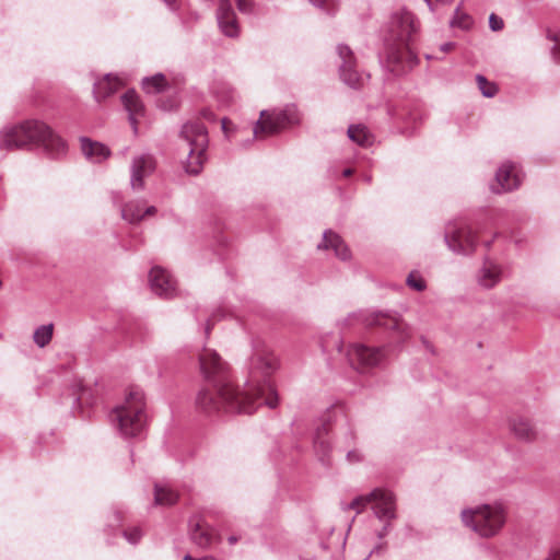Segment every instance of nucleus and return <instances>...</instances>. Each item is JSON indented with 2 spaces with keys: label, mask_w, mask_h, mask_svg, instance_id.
<instances>
[{
  "label": "nucleus",
  "mask_w": 560,
  "mask_h": 560,
  "mask_svg": "<svg viewBox=\"0 0 560 560\" xmlns=\"http://www.w3.org/2000/svg\"><path fill=\"white\" fill-rule=\"evenodd\" d=\"M200 370L211 388L201 389L196 399L197 406L206 412L224 409L228 412L252 413L259 406L273 409L278 395L273 384L267 378L278 369L277 358L267 350H257L250 360V381L246 389H235L226 374L225 363L210 349L199 355Z\"/></svg>",
  "instance_id": "f257e3e1"
},
{
  "label": "nucleus",
  "mask_w": 560,
  "mask_h": 560,
  "mask_svg": "<svg viewBox=\"0 0 560 560\" xmlns=\"http://www.w3.org/2000/svg\"><path fill=\"white\" fill-rule=\"evenodd\" d=\"M28 147L42 148L51 156L66 152V142L43 121L32 119L4 128L0 132V149L14 150Z\"/></svg>",
  "instance_id": "f03ea898"
},
{
  "label": "nucleus",
  "mask_w": 560,
  "mask_h": 560,
  "mask_svg": "<svg viewBox=\"0 0 560 560\" xmlns=\"http://www.w3.org/2000/svg\"><path fill=\"white\" fill-rule=\"evenodd\" d=\"M417 28L413 14L408 11H398L390 18L388 35L385 37L389 46L387 61L392 72L397 75L406 73L418 62L417 56L409 48V43Z\"/></svg>",
  "instance_id": "7ed1b4c3"
},
{
  "label": "nucleus",
  "mask_w": 560,
  "mask_h": 560,
  "mask_svg": "<svg viewBox=\"0 0 560 560\" xmlns=\"http://www.w3.org/2000/svg\"><path fill=\"white\" fill-rule=\"evenodd\" d=\"M462 522L481 538L497 536L506 522V511L502 504H481L465 509L460 513Z\"/></svg>",
  "instance_id": "20e7f679"
},
{
  "label": "nucleus",
  "mask_w": 560,
  "mask_h": 560,
  "mask_svg": "<svg viewBox=\"0 0 560 560\" xmlns=\"http://www.w3.org/2000/svg\"><path fill=\"white\" fill-rule=\"evenodd\" d=\"M144 395L140 389H131L125 401L117 406L112 415V421L125 438L140 434L144 428Z\"/></svg>",
  "instance_id": "39448f33"
},
{
  "label": "nucleus",
  "mask_w": 560,
  "mask_h": 560,
  "mask_svg": "<svg viewBox=\"0 0 560 560\" xmlns=\"http://www.w3.org/2000/svg\"><path fill=\"white\" fill-rule=\"evenodd\" d=\"M300 121L301 115L293 104H288L283 108L264 109L253 128V136L256 139H265L298 125Z\"/></svg>",
  "instance_id": "423d86ee"
},
{
  "label": "nucleus",
  "mask_w": 560,
  "mask_h": 560,
  "mask_svg": "<svg viewBox=\"0 0 560 560\" xmlns=\"http://www.w3.org/2000/svg\"><path fill=\"white\" fill-rule=\"evenodd\" d=\"M180 136L189 149L186 172L197 175L206 159L205 152L209 142L207 128L199 121L187 122L183 126Z\"/></svg>",
  "instance_id": "0eeeda50"
},
{
  "label": "nucleus",
  "mask_w": 560,
  "mask_h": 560,
  "mask_svg": "<svg viewBox=\"0 0 560 560\" xmlns=\"http://www.w3.org/2000/svg\"><path fill=\"white\" fill-rule=\"evenodd\" d=\"M371 502H373L374 513L380 520L390 521L396 517L394 494L384 489H374L366 495L357 497L350 503L349 509L357 510L359 513Z\"/></svg>",
  "instance_id": "6e6552de"
},
{
  "label": "nucleus",
  "mask_w": 560,
  "mask_h": 560,
  "mask_svg": "<svg viewBox=\"0 0 560 560\" xmlns=\"http://www.w3.org/2000/svg\"><path fill=\"white\" fill-rule=\"evenodd\" d=\"M444 240L452 252L464 255L471 254L477 242L476 235L465 224H448Z\"/></svg>",
  "instance_id": "1a4fd4ad"
},
{
  "label": "nucleus",
  "mask_w": 560,
  "mask_h": 560,
  "mask_svg": "<svg viewBox=\"0 0 560 560\" xmlns=\"http://www.w3.org/2000/svg\"><path fill=\"white\" fill-rule=\"evenodd\" d=\"M361 322L368 326L378 325L384 326L393 331V337L397 339V342H405L411 335L410 328L407 324L398 319L396 316H392L382 312H374L366 315H362Z\"/></svg>",
  "instance_id": "9d476101"
},
{
  "label": "nucleus",
  "mask_w": 560,
  "mask_h": 560,
  "mask_svg": "<svg viewBox=\"0 0 560 560\" xmlns=\"http://www.w3.org/2000/svg\"><path fill=\"white\" fill-rule=\"evenodd\" d=\"M350 364L357 370H364L377 365L383 358L381 348H370L361 343L350 346L347 351Z\"/></svg>",
  "instance_id": "9b49d317"
},
{
  "label": "nucleus",
  "mask_w": 560,
  "mask_h": 560,
  "mask_svg": "<svg viewBox=\"0 0 560 560\" xmlns=\"http://www.w3.org/2000/svg\"><path fill=\"white\" fill-rule=\"evenodd\" d=\"M337 54L341 59L339 66L340 79L350 88H359L362 77L355 69L357 62L353 51L349 46L340 44L337 46Z\"/></svg>",
  "instance_id": "f8f14e48"
},
{
  "label": "nucleus",
  "mask_w": 560,
  "mask_h": 560,
  "mask_svg": "<svg viewBox=\"0 0 560 560\" xmlns=\"http://www.w3.org/2000/svg\"><path fill=\"white\" fill-rule=\"evenodd\" d=\"M149 282L153 293L161 298L171 299L176 293V282L173 277L161 267H153L149 275Z\"/></svg>",
  "instance_id": "ddd939ff"
},
{
  "label": "nucleus",
  "mask_w": 560,
  "mask_h": 560,
  "mask_svg": "<svg viewBox=\"0 0 560 560\" xmlns=\"http://www.w3.org/2000/svg\"><path fill=\"white\" fill-rule=\"evenodd\" d=\"M155 167L154 158L149 154L135 156L131 163L130 185L133 190H141L144 187V177L149 176Z\"/></svg>",
  "instance_id": "4468645a"
},
{
  "label": "nucleus",
  "mask_w": 560,
  "mask_h": 560,
  "mask_svg": "<svg viewBox=\"0 0 560 560\" xmlns=\"http://www.w3.org/2000/svg\"><path fill=\"white\" fill-rule=\"evenodd\" d=\"M217 21L221 32L225 36L235 38L240 35V26L237 23L236 14L230 0L219 1Z\"/></svg>",
  "instance_id": "2eb2a0df"
},
{
  "label": "nucleus",
  "mask_w": 560,
  "mask_h": 560,
  "mask_svg": "<svg viewBox=\"0 0 560 560\" xmlns=\"http://www.w3.org/2000/svg\"><path fill=\"white\" fill-rule=\"evenodd\" d=\"M497 186H492L495 194L511 191L521 185L522 178L516 171V166L511 162L503 163L495 173Z\"/></svg>",
  "instance_id": "dca6fc26"
},
{
  "label": "nucleus",
  "mask_w": 560,
  "mask_h": 560,
  "mask_svg": "<svg viewBox=\"0 0 560 560\" xmlns=\"http://www.w3.org/2000/svg\"><path fill=\"white\" fill-rule=\"evenodd\" d=\"M329 430V423L324 422L316 429L314 435V450L318 459L324 465H328L330 463V455L332 451L330 441L328 439Z\"/></svg>",
  "instance_id": "f3484780"
},
{
  "label": "nucleus",
  "mask_w": 560,
  "mask_h": 560,
  "mask_svg": "<svg viewBox=\"0 0 560 560\" xmlns=\"http://www.w3.org/2000/svg\"><path fill=\"white\" fill-rule=\"evenodd\" d=\"M318 249H332L341 260L350 258V250L343 240L334 231L327 230L323 234V241L317 245Z\"/></svg>",
  "instance_id": "a211bd4d"
},
{
  "label": "nucleus",
  "mask_w": 560,
  "mask_h": 560,
  "mask_svg": "<svg viewBox=\"0 0 560 560\" xmlns=\"http://www.w3.org/2000/svg\"><path fill=\"white\" fill-rule=\"evenodd\" d=\"M121 101L126 110L129 114V121L133 128V131L137 132L138 117L143 116L144 106L139 95L133 90L127 91L121 96Z\"/></svg>",
  "instance_id": "6ab92c4d"
},
{
  "label": "nucleus",
  "mask_w": 560,
  "mask_h": 560,
  "mask_svg": "<svg viewBox=\"0 0 560 560\" xmlns=\"http://www.w3.org/2000/svg\"><path fill=\"white\" fill-rule=\"evenodd\" d=\"M501 268L499 265L486 260L481 269L479 270L477 280L479 285L485 289H492L495 287L501 280Z\"/></svg>",
  "instance_id": "aec40b11"
},
{
  "label": "nucleus",
  "mask_w": 560,
  "mask_h": 560,
  "mask_svg": "<svg viewBox=\"0 0 560 560\" xmlns=\"http://www.w3.org/2000/svg\"><path fill=\"white\" fill-rule=\"evenodd\" d=\"M81 150L84 156L93 163H101L110 154V151L106 145L96 141H91L89 138H81Z\"/></svg>",
  "instance_id": "412c9836"
},
{
  "label": "nucleus",
  "mask_w": 560,
  "mask_h": 560,
  "mask_svg": "<svg viewBox=\"0 0 560 560\" xmlns=\"http://www.w3.org/2000/svg\"><path fill=\"white\" fill-rule=\"evenodd\" d=\"M510 428L515 438L525 442H532L538 436L535 425L530 420L523 417L514 418L510 423Z\"/></svg>",
  "instance_id": "4be33fe9"
},
{
  "label": "nucleus",
  "mask_w": 560,
  "mask_h": 560,
  "mask_svg": "<svg viewBox=\"0 0 560 560\" xmlns=\"http://www.w3.org/2000/svg\"><path fill=\"white\" fill-rule=\"evenodd\" d=\"M120 86V81L117 77L106 74L103 79L94 83L93 93L97 102L105 100L114 94Z\"/></svg>",
  "instance_id": "5701e85b"
},
{
  "label": "nucleus",
  "mask_w": 560,
  "mask_h": 560,
  "mask_svg": "<svg viewBox=\"0 0 560 560\" xmlns=\"http://www.w3.org/2000/svg\"><path fill=\"white\" fill-rule=\"evenodd\" d=\"M143 200L129 201L121 209V218L132 224L139 223L143 220Z\"/></svg>",
  "instance_id": "b1692460"
},
{
  "label": "nucleus",
  "mask_w": 560,
  "mask_h": 560,
  "mask_svg": "<svg viewBox=\"0 0 560 560\" xmlns=\"http://www.w3.org/2000/svg\"><path fill=\"white\" fill-rule=\"evenodd\" d=\"M348 137L351 141L361 147H370L373 143V136L363 125H351L348 128Z\"/></svg>",
  "instance_id": "393cba45"
},
{
  "label": "nucleus",
  "mask_w": 560,
  "mask_h": 560,
  "mask_svg": "<svg viewBox=\"0 0 560 560\" xmlns=\"http://www.w3.org/2000/svg\"><path fill=\"white\" fill-rule=\"evenodd\" d=\"M178 495L172 489L155 485L154 503L158 505H172L176 503Z\"/></svg>",
  "instance_id": "a878e982"
},
{
  "label": "nucleus",
  "mask_w": 560,
  "mask_h": 560,
  "mask_svg": "<svg viewBox=\"0 0 560 560\" xmlns=\"http://www.w3.org/2000/svg\"><path fill=\"white\" fill-rule=\"evenodd\" d=\"M191 539L200 548H208L211 545L212 536L211 533L205 528L201 524L197 523L191 529Z\"/></svg>",
  "instance_id": "bb28decb"
},
{
  "label": "nucleus",
  "mask_w": 560,
  "mask_h": 560,
  "mask_svg": "<svg viewBox=\"0 0 560 560\" xmlns=\"http://www.w3.org/2000/svg\"><path fill=\"white\" fill-rule=\"evenodd\" d=\"M463 2H460L455 11L453 19L451 20L450 24L452 27H458L460 30H469L472 26V19L469 14L463 12Z\"/></svg>",
  "instance_id": "cd10ccee"
},
{
  "label": "nucleus",
  "mask_w": 560,
  "mask_h": 560,
  "mask_svg": "<svg viewBox=\"0 0 560 560\" xmlns=\"http://www.w3.org/2000/svg\"><path fill=\"white\" fill-rule=\"evenodd\" d=\"M52 334V324L42 325L35 329L33 334V340L39 348H44L51 341Z\"/></svg>",
  "instance_id": "c85d7f7f"
},
{
  "label": "nucleus",
  "mask_w": 560,
  "mask_h": 560,
  "mask_svg": "<svg viewBox=\"0 0 560 560\" xmlns=\"http://www.w3.org/2000/svg\"><path fill=\"white\" fill-rule=\"evenodd\" d=\"M165 85L166 79L162 73H156L153 77L144 78L142 80V88L147 93H158L162 91Z\"/></svg>",
  "instance_id": "c756f323"
},
{
  "label": "nucleus",
  "mask_w": 560,
  "mask_h": 560,
  "mask_svg": "<svg viewBox=\"0 0 560 560\" xmlns=\"http://www.w3.org/2000/svg\"><path fill=\"white\" fill-rule=\"evenodd\" d=\"M476 82L479 91L485 97H493L498 93V86L495 83L488 81L485 75L477 74Z\"/></svg>",
  "instance_id": "7c9ffc66"
},
{
  "label": "nucleus",
  "mask_w": 560,
  "mask_h": 560,
  "mask_svg": "<svg viewBox=\"0 0 560 560\" xmlns=\"http://www.w3.org/2000/svg\"><path fill=\"white\" fill-rule=\"evenodd\" d=\"M406 283L409 288H411L418 292H422L427 288L425 281L420 276V273H418L417 271H411L408 275Z\"/></svg>",
  "instance_id": "2f4dec72"
},
{
  "label": "nucleus",
  "mask_w": 560,
  "mask_h": 560,
  "mask_svg": "<svg viewBox=\"0 0 560 560\" xmlns=\"http://www.w3.org/2000/svg\"><path fill=\"white\" fill-rule=\"evenodd\" d=\"M310 2L325 10L328 14H334L337 10L336 0H310Z\"/></svg>",
  "instance_id": "473e14b6"
},
{
  "label": "nucleus",
  "mask_w": 560,
  "mask_h": 560,
  "mask_svg": "<svg viewBox=\"0 0 560 560\" xmlns=\"http://www.w3.org/2000/svg\"><path fill=\"white\" fill-rule=\"evenodd\" d=\"M547 38L555 42V45L551 49V54L553 57V60L558 63H560V34H553L551 32H548Z\"/></svg>",
  "instance_id": "72a5a7b5"
},
{
  "label": "nucleus",
  "mask_w": 560,
  "mask_h": 560,
  "mask_svg": "<svg viewBox=\"0 0 560 560\" xmlns=\"http://www.w3.org/2000/svg\"><path fill=\"white\" fill-rule=\"evenodd\" d=\"M237 10L243 14H252L254 12V0H236Z\"/></svg>",
  "instance_id": "f704fd0d"
},
{
  "label": "nucleus",
  "mask_w": 560,
  "mask_h": 560,
  "mask_svg": "<svg viewBox=\"0 0 560 560\" xmlns=\"http://www.w3.org/2000/svg\"><path fill=\"white\" fill-rule=\"evenodd\" d=\"M503 26H504L503 20L500 16H498L497 14L491 13L489 16V27L493 32H499L503 28Z\"/></svg>",
  "instance_id": "c9c22d12"
},
{
  "label": "nucleus",
  "mask_w": 560,
  "mask_h": 560,
  "mask_svg": "<svg viewBox=\"0 0 560 560\" xmlns=\"http://www.w3.org/2000/svg\"><path fill=\"white\" fill-rule=\"evenodd\" d=\"M141 530L139 528H132L130 530H125L124 536L130 544H137L141 538Z\"/></svg>",
  "instance_id": "e433bc0d"
},
{
  "label": "nucleus",
  "mask_w": 560,
  "mask_h": 560,
  "mask_svg": "<svg viewBox=\"0 0 560 560\" xmlns=\"http://www.w3.org/2000/svg\"><path fill=\"white\" fill-rule=\"evenodd\" d=\"M431 12H435L439 5H450L453 0H423Z\"/></svg>",
  "instance_id": "4c0bfd02"
},
{
  "label": "nucleus",
  "mask_w": 560,
  "mask_h": 560,
  "mask_svg": "<svg viewBox=\"0 0 560 560\" xmlns=\"http://www.w3.org/2000/svg\"><path fill=\"white\" fill-rule=\"evenodd\" d=\"M544 560H560V544L552 546Z\"/></svg>",
  "instance_id": "58836bf2"
},
{
  "label": "nucleus",
  "mask_w": 560,
  "mask_h": 560,
  "mask_svg": "<svg viewBox=\"0 0 560 560\" xmlns=\"http://www.w3.org/2000/svg\"><path fill=\"white\" fill-rule=\"evenodd\" d=\"M347 459L350 463H358V462L362 460V456L358 451L353 450V451H349L347 453Z\"/></svg>",
  "instance_id": "ea45409f"
},
{
  "label": "nucleus",
  "mask_w": 560,
  "mask_h": 560,
  "mask_svg": "<svg viewBox=\"0 0 560 560\" xmlns=\"http://www.w3.org/2000/svg\"><path fill=\"white\" fill-rule=\"evenodd\" d=\"M200 115L207 119V120H210V121H214L215 120V116L213 114L212 110H210L209 108H205L200 112Z\"/></svg>",
  "instance_id": "a19ab883"
},
{
  "label": "nucleus",
  "mask_w": 560,
  "mask_h": 560,
  "mask_svg": "<svg viewBox=\"0 0 560 560\" xmlns=\"http://www.w3.org/2000/svg\"><path fill=\"white\" fill-rule=\"evenodd\" d=\"M156 213V208L154 206H149V207H145L144 206V209H143V219L145 217H150V215H154Z\"/></svg>",
  "instance_id": "79ce46f5"
},
{
  "label": "nucleus",
  "mask_w": 560,
  "mask_h": 560,
  "mask_svg": "<svg viewBox=\"0 0 560 560\" xmlns=\"http://www.w3.org/2000/svg\"><path fill=\"white\" fill-rule=\"evenodd\" d=\"M454 46H455V44H454V43L448 42V43H444V44H442L440 48H441V50H442L443 52H447V51L452 50V49L454 48Z\"/></svg>",
  "instance_id": "37998d69"
},
{
  "label": "nucleus",
  "mask_w": 560,
  "mask_h": 560,
  "mask_svg": "<svg viewBox=\"0 0 560 560\" xmlns=\"http://www.w3.org/2000/svg\"><path fill=\"white\" fill-rule=\"evenodd\" d=\"M171 9H175L176 0H163Z\"/></svg>",
  "instance_id": "c03bdc74"
},
{
  "label": "nucleus",
  "mask_w": 560,
  "mask_h": 560,
  "mask_svg": "<svg viewBox=\"0 0 560 560\" xmlns=\"http://www.w3.org/2000/svg\"><path fill=\"white\" fill-rule=\"evenodd\" d=\"M228 540H229V542H230L231 545H234V544H236V542H237V540H238V539H237V537H236V536H230V537L228 538Z\"/></svg>",
  "instance_id": "a18cd8bd"
},
{
  "label": "nucleus",
  "mask_w": 560,
  "mask_h": 560,
  "mask_svg": "<svg viewBox=\"0 0 560 560\" xmlns=\"http://www.w3.org/2000/svg\"><path fill=\"white\" fill-rule=\"evenodd\" d=\"M388 526H389V524H387V525H385V526H384L383 530H382V532L380 533V535H378L380 537H383V536L387 533V530H388Z\"/></svg>",
  "instance_id": "49530a36"
},
{
  "label": "nucleus",
  "mask_w": 560,
  "mask_h": 560,
  "mask_svg": "<svg viewBox=\"0 0 560 560\" xmlns=\"http://www.w3.org/2000/svg\"><path fill=\"white\" fill-rule=\"evenodd\" d=\"M342 174H343V176L348 177V176H350L352 174V170L351 168H346Z\"/></svg>",
  "instance_id": "de8ad7c7"
},
{
  "label": "nucleus",
  "mask_w": 560,
  "mask_h": 560,
  "mask_svg": "<svg viewBox=\"0 0 560 560\" xmlns=\"http://www.w3.org/2000/svg\"><path fill=\"white\" fill-rule=\"evenodd\" d=\"M196 560H217L214 557L212 556H206V557H202V558H199V559H196Z\"/></svg>",
  "instance_id": "09e8293b"
},
{
  "label": "nucleus",
  "mask_w": 560,
  "mask_h": 560,
  "mask_svg": "<svg viewBox=\"0 0 560 560\" xmlns=\"http://www.w3.org/2000/svg\"><path fill=\"white\" fill-rule=\"evenodd\" d=\"M210 329H211V325H210V323L208 322V323H207V326H206V334H207V335H209Z\"/></svg>",
  "instance_id": "8fccbe9b"
},
{
  "label": "nucleus",
  "mask_w": 560,
  "mask_h": 560,
  "mask_svg": "<svg viewBox=\"0 0 560 560\" xmlns=\"http://www.w3.org/2000/svg\"><path fill=\"white\" fill-rule=\"evenodd\" d=\"M226 121H228L226 118L222 119V129L223 130H225V128H226Z\"/></svg>",
  "instance_id": "3c124183"
},
{
  "label": "nucleus",
  "mask_w": 560,
  "mask_h": 560,
  "mask_svg": "<svg viewBox=\"0 0 560 560\" xmlns=\"http://www.w3.org/2000/svg\"><path fill=\"white\" fill-rule=\"evenodd\" d=\"M184 560H196V559H192V558H191V556L186 555V556L184 557Z\"/></svg>",
  "instance_id": "603ef678"
}]
</instances>
